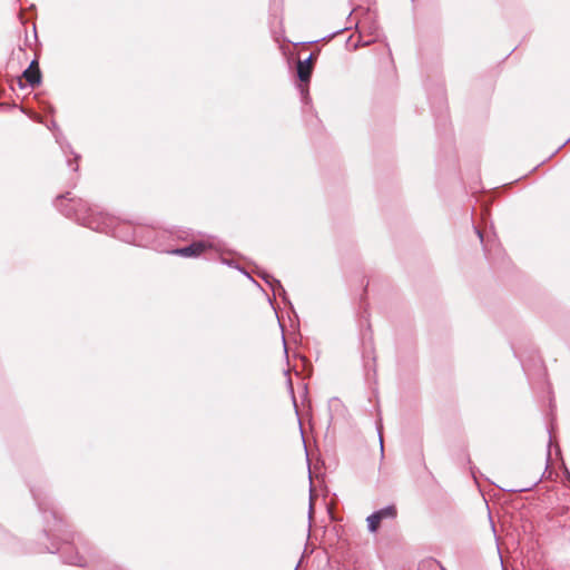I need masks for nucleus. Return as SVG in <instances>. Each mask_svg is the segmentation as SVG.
<instances>
[{"mask_svg":"<svg viewBox=\"0 0 570 570\" xmlns=\"http://www.w3.org/2000/svg\"><path fill=\"white\" fill-rule=\"evenodd\" d=\"M262 277L272 287L274 295H285V288L283 287L282 283L278 279L274 278L268 274H264Z\"/></svg>","mask_w":570,"mask_h":570,"instance_id":"obj_5","label":"nucleus"},{"mask_svg":"<svg viewBox=\"0 0 570 570\" xmlns=\"http://www.w3.org/2000/svg\"><path fill=\"white\" fill-rule=\"evenodd\" d=\"M302 92H303L304 98H306V97L308 96V92H307V91H306V92H304V89H303V88H302Z\"/></svg>","mask_w":570,"mask_h":570,"instance_id":"obj_12","label":"nucleus"},{"mask_svg":"<svg viewBox=\"0 0 570 570\" xmlns=\"http://www.w3.org/2000/svg\"><path fill=\"white\" fill-rule=\"evenodd\" d=\"M475 232H476L478 236L480 237L481 242H483L482 233L478 228H475Z\"/></svg>","mask_w":570,"mask_h":570,"instance_id":"obj_10","label":"nucleus"},{"mask_svg":"<svg viewBox=\"0 0 570 570\" xmlns=\"http://www.w3.org/2000/svg\"><path fill=\"white\" fill-rule=\"evenodd\" d=\"M102 219L104 222L101 224L96 225L94 220L88 218V220H85L83 224L88 225V227H90L91 229H98L105 233H109L114 220L108 217H102Z\"/></svg>","mask_w":570,"mask_h":570,"instance_id":"obj_4","label":"nucleus"},{"mask_svg":"<svg viewBox=\"0 0 570 570\" xmlns=\"http://www.w3.org/2000/svg\"><path fill=\"white\" fill-rule=\"evenodd\" d=\"M312 69L297 63V76L302 82L307 83L312 76Z\"/></svg>","mask_w":570,"mask_h":570,"instance_id":"obj_6","label":"nucleus"},{"mask_svg":"<svg viewBox=\"0 0 570 570\" xmlns=\"http://www.w3.org/2000/svg\"><path fill=\"white\" fill-rule=\"evenodd\" d=\"M380 443H381V450L383 451V440L381 436H380Z\"/></svg>","mask_w":570,"mask_h":570,"instance_id":"obj_13","label":"nucleus"},{"mask_svg":"<svg viewBox=\"0 0 570 570\" xmlns=\"http://www.w3.org/2000/svg\"><path fill=\"white\" fill-rule=\"evenodd\" d=\"M22 77L31 88H35L41 82V72L37 60L31 61L29 67L23 71Z\"/></svg>","mask_w":570,"mask_h":570,"instance_id":"obj_2","label":"nucleus"},{"mask_svg":"<svg viewBox=\"0 0 570 570\" xmlns=\"http://www.w3.org/2000/svg\"><path fill=\"white\" fill-rule=\"evenodd\" d=\"M312 59H313V56L311 55L307 59H305V60H303V61H302V60H299V61H298V65H301V66H305V67H307V68H313Z\"/></svg>","mask_w":570,"mask_h":570,"instance_id":"obj_9","label":"nucleus"},{"mask_svg":"<svg viewBox=\"0 0 570 570\" xmlns=\"http://www.w3.org/2000/svg\"><path fill=\"white\" fill-rule=\"evenodd\" d=\"M395 515H396V509L394 505H389V507H385L381 510L373 512L366 519L368 531L372 533L376 532L382 520L393 519V518H395Z\"/></svg>","mask_w":570,"mask_h":570,"instance_id":"obj_1","label":"nucleus"},{"mask_svg":"<svg viewBox=\"0 0 570 570\" xmlns=\"http://www.w3.org/2000/svg\"><path fill=\"white\" fill-rule=\"evenodd\" d=\"M18 83H19L20 88H23V83H22L21 79L18 80Z\"/></svg>","mask_w":570,"mask_h":570,"instance_id":"obj_11","label":"nucleus"},{"mask_svg":"<svg viewBox=\"0 0 570 570\" xmlns=\"http://www.w3.org/2000/svg\"><path fill=\"white\" fill-rule=\"evenodd\" d=\"M65 562H67L69 564L80 566V567H83L86 564L83 561V558L81 556H79L78 553H76L72 557H66Z\"/></svg>","mask_w":570,"mask_h":570,"instance_id":"obj_7","label":"nucleus"},{"mask_svg":"<svg viewBox=\"0 0 570 570\" xmlns=\"http://www.w3.org/2000/svg\"><path fill=\"white\" fill-rule=\"evenodd\" d=\"M205 248L206 244L204 242H195L188 246L177 248L173 253L183 257H193L200 255Z\"/></svg>","mask_w":570,"mask_h":570,"instance_id":"obj_3","label":"nucleus"},{"mask_svg":"<svg viewBox=\"0 0 570 570\" xmlns=\"http://www.w3.org/2000/svg\"><path fill=\"white\" fill-rule=\"evenodd\" d=\"M32 494H33V498H35V500H36V502H37V504H38V507H39L40 511L46 512V511H47V509H48V508L46 507V504H45V503L39 499V497H38L33 491H32Z\"/></svg>","mask_w":570,"mask_h":570,"instance_id":"obj_8","label":"nucleus"},{"mask_svg":"<svg viewBox=\"0 0 570 570\" xmlns=\"http://www.w3.org/2000/svg\"><path fill=\"white\" fill-rule=\"evenodd\" d=\"M112 233H114V236H115V237H119V234L117 233V230H116V229H115Z\"/></svg>","mask_w":570,"mask_h":570,"instance_id":"obj_14","label":"nucleus"}]
</instances>
